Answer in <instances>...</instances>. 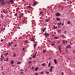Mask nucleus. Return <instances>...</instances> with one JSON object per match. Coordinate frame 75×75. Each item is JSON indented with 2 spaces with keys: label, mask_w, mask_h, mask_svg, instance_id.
Instances as JSON below:
<instances>
[{
  "label": "nucleus",
  "mask_w": 75,
  "mask_h": 75,
  "mask_svg": "<svg viewBox=\"0 0 75 75\" xmlns=\"http://www.w3.org/2000/svg\"><path fill=\"white\" fill-rule=\"evenodd\" d=\"M55 15L56 16H60L61 14L59 13H57L55 14Z\"/></svg>",
  "instance_id": "2"
},
{
  "label": "nucleus",
  "mask_w": 75,
  "mask_h": 75,
  "mask_svg": "<svg viewBox=\"0 0 75 75\" xmlns=\"http://www.w3.org/2000/svg\"><path fill=\"white\" fill-rule=\"evenodd\" d=\"M2 74H3V75H4V73L2 72Z\"/></svg>",
  "instance_id": "64"
},
{
  "label": "nucleus",
  "mask_w": 75,
  "mask_h": 75,
  "mask_svg": "<svg viewBox=\"0 0 75 75\" xmlns=\"http://www.w3.org/2000/svg\"><path fill=\"white\" fill-rule=\"evenodd\" d=\"M21 71H23V69H22L21 70Z\"/></svg>",
  "instance_id": "61"
},
{
  "label": "nucleus",
  "mask_w": 75,
  "mask_h": 75,
  "mask_svg": "<svg viewBox=\"0 0 75 75\" xmlns=\"http://www.w3.org/2000/svg\"><path fill=\"white\" fill-rule=\"evenodd\" d=\"M67 3H68V4H69L70 3L69 2H67Z\"/></svg>",
  "instance_id": "59"
},
{
  "label": "nucleus",
  "mask_w": 75,
  "mask_h": 75,
  "mask_svg": "<svg viewBox=\"0 0 75 75\" xmlns=\"http://www.w3.org/2000/svg\"><path fill=\"white\" fill-rule=\"evenodd\" d=\"M71 23V21H68L67 22V24H70V23Z\"/></svg>",
  "instance_id": "12"
},
{
  "label": "nucleus",
  "mask_w": 75,
  "mask_h": 75,
  "mask_svg": "<svg viewBox=\"0 0 75 75\" xmlns=\"http://www.w3.org/2000/svg\"><path fill=\"white\" fill-rule=\"evenodd\" d=\"M17 64H21V62L18 61V62L17 63Z\"/></svg>",
  "instance_id": "15"
},
{
  "label": "nucleus",
  "mask_w": 75,
  "mask_h": 75,
  "mask_svg": "<svg viewBox=\"0 0 75 75\" xmlns=\"http://www.w3.org/2000/svg\"><path fill=\"white\" fill-rule=\"evenodd\" d=\"M8 58H6V61H7V62H8Z\"/></svg>",
  "instance_id": "27"
},
{
  "label": "nucleus",
  "mask_w": 75,
  "mask_h": 75,
  "mask_svg": "<svg viewBox=\"0 0 75 75\" xmlns=\"http://www.w3.org/2000/svg\"><path fill=\"white\" fill-rule=\"evenodd\" d=\"M66 52H68V50H66Z\"/></svg>",
  "instance_id": "62"
},
{
  "label": "nucleus",
  "mask_w": 75,
  "mask_h": 75,
  "mask_svg": "<svg viewBox=\"0 0 75 75\" xmlns=\"http://www.w3.org/2000/svg\"><path fill=\"white\" fill-rule=\"evenodd\" d=\"M24 49H25L24 47H23V51H24Z\"/></svg>",
  "instance_id": "55"
},
{
  "label": "nucleus",
  "mask_w": 75,
  "mask_h": 75,
  "mask_svg": "<svg viewBox=\"0 0 75 75\" xmlns=\"http://www.w3.org/2000/svg\"><path fill=\"white\" fill-rule=\"evenodd\" d=\"M67 48H71V46H70V45H69L68 46H67Z\"/></svg>",
  "instance_id": "5"
},
{
  "label": "nucleus",
  "mask_w": 75,
  "mask_h": 75,
  "mask_svg": "<svg viewBox=\"0 0 75 75\" xmlns=\"http://www.w3.org/2000/svg\"><path fill=\"white\" fill-rule=\"evenodd\" d=\"M46 73L47 74H49V72H48V71H46Z\"/></svg>",
  "instance_id": "25"
},
{
  "label": "nucleus",
  "mask_w": 75,
  "mask_h": 75,
  "mask_svg": "<svg viewBox=\"0 0 75 75\" xmlns=\"http://www.w3.org/2000/svg\"><path fill=\"white\" fill-rule=\"evenodd\" d=\"M25 42H26V43H28V41L27 40H25Z\"/></svg>",
  "instance_id": "23"
},
{
  "label": "nucleus",
  "mask_w": 75,
  "mask_h": 75,
  "mask_svg": "<svg viewBox=\"0 0 75 75\" xmlns=\"http://www.w3.org/2000/svg\"><path fill=\"white\" fill-rule=\"evenodd\" d=\"M59 51H61V48H60V47H59Z\"/></svg>",
  "instance_id": "53"
},
{
  "label": "nucleus",
  "mask_w": 75,
  "mask_h": 75,
  "mask_svg": "<svg viewBox=\"0 0 75 75\" xmlns=\"http://www.w3.org/2000/svg\"><path fill=\"white\" fill-rule=\"evenodd\" d=\"M50 65H51V62L50 61L49 63L48 64V67H50Z\"/></svg>",
  "instance_id": "6"
},
{
  "label": "nucleus",
  "mask_w": 75,
  "mask_h": 75,
  "mask_svg": "<svg viewBox=\"0 0 75 75\" xmlns=\"http://www.w3.org/2000/svg\"><path fill=\"white\" fill-rule=\"evenodd\" d=\"M3 57V54H2V55H1V58H2V57Z\"/></svg>",
  "instance_id": "49"
},
{
  "label": "nucleus",
  "mask_w": 75,
  "mask_h": 75,
  "mask_svg": "<svg viewBox=\"0 0 75 75\" xmlns=\"http://www.w3.org/2000/svg\"><path fill=\"white\" fill-rule=\"evenodd\" d=\"M37 52H36L35 53V56H36V55L37 54Z\"/></svg>",
  "instance_id": "45"
},
{
  "label": "nucleus",
  "mask_w": 75,
  "mask_h": 75,
  "mask_svg": "<svg viewBox=\"0 0 75 75\" xmlns=\"http://www.w3.org/2000/svg\"><path fill=\"white\" fill-rule=\"evenodd\" d=\"M52 36H53V37H54V36H55V35H52Z\"/></svg>",
  "instance_id": "51"
},
{
  "label": "nucleus",
  "mask_w": 75,
  "mask_h": 75,
  "mask_svg": "<svg viewBox=\"0 0 75 75\" xmlns=\"http://www.w3.org/2000/svg\"><path fill=\"white\" fill-rule=\"evenodd\" d=\"M67 33V31H64V33Z\"/></svg>",
  "instance_id": "47"
},
{
  "label": "nucleus",
  "mask_w": 75,
  "mask_h": 75,
  "mask_svg": "<svg viewBox=\"0 0 75 75\" xmlns=\"http://www.w3.org/2000/svg\"><path fill=\"white\" fill-rule=\"evenodd\" d=\"M43 31V32H44L45 31V29H43L42 30Z\"/></svg>",
  "instance_id": "34"
},
{
  "label": "nucleus",
  "mask_w": 75,
  "mask_h": 75,
  "mask_svg": "<svg viewBox=\"0 0 75 75\" xmlns=\"http://www.w3.org/2000/svg\"><path fill=\"white\" fill-rule=\"evenodd\" d=\"M14 16H17V14L16 13H15Z\"/></svg>",
  "instance_id": "26"
},
{
  "label": "nucleus",
  "mask_w": 75,
  "mask_h": 75,
  "mask_svg": "<svg viewBox=\"0 0 75 75\" xmlns=\"http://www.w3.org/2000/svg\"><path fill=\"white\" fill-rule=\"evenodd\" d=\"M69 4H71L72 3V2H71V1H69Z\"/></svg>",
  "instance_id": "41"
},
{
  "label": "nucleus",
  "mask_w": 75,
  "mask_h": 75,
  "mask_svg": "<svg viewBox=\"0 0 75 75\" xmlns=\"http://www.w3.org/2000/svg\"><path fill=\"white\" fill-rule=\"evenodd\" d=\"M35 75H38V73H35Z\"/></svg>",
  "instance_id": "52"
},
{
  "label": "nucleus",
  "mask_w": 75,
  "mask_h": 75,
  "mask_svg": "<svg viewBox=\"0 0 75 75\" xmlns=\"http://www.w3.org/2000/svg\"><path fill=\"white\" fill-rule=\"evenodd\" d=\"M28 62H29V64H31V62H32L28 61Z\"/></svg>",
  "instance_id": "24"
},
{
  "label": "nucleus",
  "mask_w": 75,
  "mask_h": 75,
  "mask_svg": "<svg viewBox=\"0 0 75 75\" xmlns=\"http://www.w3.org/2000/svg\"><path fill=\"white\" fill-rule=\"evenodd\" d=\"M56 28H57V27H54V29H56Z\"/></svg>",
  "instance_id": "29"
},
{
  "label": "nucleus",
  "mask_w": 75,
  "mask_h": 75,
  "mask_svg": "<svg viewBox=\"0 0 75 75\" xmlns=\"http://www.w3.org/2000/svg\"><path fill=\"white\" fill-rule=\"evenodd\" d=\"M37 44H34V47H36V46L37 45Z\"/></svg>",
  "instance_id": "22"
},
{
  "label": "nucleus",
  "mask_w": 75,
  "mask_h": 75,
  "mask_svg": "<svg viewBox=\"0 0 75 75\" xmlns=\"http://www.w3.org/2000/svg\"><path fill=\"white\" fill-rule=\"evenodd\" d=\"M42 12H40V14H42Z\"/></svg>",
  "instance_id": "50"
},
{
  "label": "nucleus",
  "mask_w": 75,
  "mask_h": 75,
  "mask_svg": "<svg viewBox=\"0 0 75 75\" xmlns=\"http://www.w3.org/2000/svg\"><path fill=\"white\" fill-rule=\"evenodd\" d=\"M63 44H65V40H63Z\"/></svg>",
  "instance_id": "30"
},
{
  "label": "nucleus",
  "mask_w": 75,
  "mask_h": 75,
  "mask_svg": "<svg viewBox=\"0 0 75 75\" xmlns=\"http://www.w3.org/2000/svg\"><path fill=\"white\" fill-rule=\"evenodd\" d=\"M56 19L57 20V21H60V19L59 18H57Z\"/></svg>",
  "instance_id": "13"
},
{
  "label": "nucleus",
  "mask_w": 75,
  "mask_h": 75,
  "mask_svg": "<svg viewBox=\"0 0 75 75\" xmlns=\"http://www.w3.org/2000/svg\"><path fill=\"white\" fill-rule=\"evenodd\" d=\"M2 4H5V3H4V2H2Z\"/></svg>",
  "instance_id": "44"
},
{
  "label": "nucleus",
  "mask_w": 75,
  "mask_h": 75,
  "mask_svg": "<svg viewBox=\"0 0 75 75\" xmlns=\"http://www.w3.org/2000/svg\"><path fill=\"white\" fill-rule=\"evenodd\" d=\"M16 54H14V55H13V57H16Z\"/></svg>",
  "instance_id": "39"
},
{
  "label": "nucleus",
  "mask_w": 75,
  "mask_h": 75,
  "mask_svg": "<svg viewBox=\"0 0 75 75\" xmlns=\"http://www.w3.org/2000/svg\"><path fill=\"white\" fill-rule=\"evenodd\" d=\"M0 59L1 60V61H2V58H0Z\"/></svg>",
  "instance_id": "46"
},
{
  "label": "nucleus",
  "mask_w": 75,
  "mask_h": 75,
  "mask_svg": "<svg viewBox=\"0 0 75 75\" xmlns=\"http://www.w3.org/2000/svg\"><path fill=\"white\" fill-rule=\"evenodd\" d=\"M41 74H43V72L42 71H41Z\"/></svg>",
  "instance_id": "40"
},
{
  "label": "nucleus",
  "mask_w": 75,
  "mask_h": 75,
  "mask_svg": "<svg viewBox=\"0 0 75 75\" xmlns=\"http://www.w3.org/2000/svg\"><path fill=\"white\" fill-rule=\"evenodd\" d=\"M62 25H64V23H62Z\"/></svg>",
  "instance_id": "57"
},
{
  "label": "nucleus",
  "mask_w": 75,
  "mask_h": 75,
  "mask_svg": "<svg viewBox=\"0 0 75 75\" xmlns=\"http://www.w3.org/2000/svg\"><path fill=\"white\" fill-rule=\"evenodd\" d=\"M60 42L59 41L58 42H57L58 44H59V43Z\"/></svg>",
  "instance_id": "60"
},
{
  "label": "nucleus",
  "mask_w": 75,
  "mask_h": 75,
  "mask_svg": "<svg viewBox=\"0 0 75 75\" xmlns=\"http://www.w3.org/2000/svg\"><path fill=\"white\" fill-rule=\"evenodd\" d=\"M45 52H46V50H45L43 51V53H45Z\"/></svg>",
  "instance_id": "19"
},
{
  "label": "nucleus",
  "mask_w": 75,
  "mask_h": 75,
  "mask_svg": "<svg viewBox=\"0 0 75 75\" xmlns=\"http://www.w3.org/2000/svg\"><path fill=\"white\" fill-rule=\"evenodd\" d=\"M3 12L4 13H5V14H6V13H7V12H5V11H3Z\"/></svg>",
  "instance_id": "18"
},
{
  "label": "nucleus",
  "mask_w": 75,
  "mask_h": 75,
  "mask_svg": "<svg viewBox=\"0 0 75 75\" xmlns=\"http://www.w3.org/2000/svg\"><path fill=\"white\" fill-rule=\"evenodd\" d=\"M28 13H30V11H28Z\"/></svg>",
  "instance_id": "54"
},
{
  "label": "nucleus",
  "mask_w": 75,
  "mask_h": 75,
  "mask_svg": "<svg viewBox=\"0 0 75 75\" xmlns=\"http://www.w3.org/2000/svg\"><path fill=\"white\" fill-rule=\"evenodd\" d=\"M13 62H14V60H12V61L11 62V63L12 65H13Z\"/></svg>",
  "instance_id": "10"
},
{
  "label": "nucleus",
  "mask_w": 75,
  "mask_h": 75,
  "mask_svg": "<svg viewBox=\"0 0 75 75\" xmlns=\"http://www.w3.org/2000/svg\"><path fill=\"white\" fill-rule=\"evenodd\" d=\"M3 30H5V28H2Z\"/></svg>",
  "instance_id": "43"
},
{
  "label": "nucleus",
  "mask_w": 75,
  "mask_h": 75,
  "mask_svg": "<svg viewBox=\"0 0 75 75\" xmlns=\"http://www.w3.org/2000/svg\"><path fill=\"white\" fill-rule=\"evenodd\" d=\"M18 9H19V8H18L16 10V11H18Z\"/></svg>",
  "instance_id": "21"
},
{
  "label": "nucleus",
  "mask_w": 75,
  "mask_h": 75,
  "mask_svg": "<svg viewBox=\"0 0 75 75\" xmlns=\"http://www.w3.org/2000/svg\"><path fill=\"white\" fill-rule=\"evenodd\" d=\"M8 52L5 55V56H6L8 54Z\"/></svg>",
  "instance_id": "17"
},
{
  "label": "nucleus",
  "mask_w": 75,
  "mask_h": 75,
  "mask_svg": "<svg viewBox=\"0 0 75 75\" xmlns=\"http://www.w3.org/2000/svg\"><path fill=\"white\" fill-rule=\"evenodd\" d=\"M57 25H59L58 26H59V25H60V23H57Z\"/></svg>",
  "instance_id": "28"
},
{
  "label": "nucleus",
  "mask_w": 75,
  "mask_h": 75,
  "mask_svg": "<svg viewBox=\"0 0 75 75\" xmlns=\"http://www.w3.org/2000/svg\"><path fill=\"white\" fill-rule=\"evenodd\" d=\"M73 53H75V51L74 50L73 51Z\"/></svg>",
  "instance_id": "58"
},
{
  "label": "nucleus",
  "mask_w": 75,
  "mask_h": 75,
  "mask_svg": "<svg viewBox=\"0 0 75 75\" xmlns=\"http://www.w3.org/2000/svg\"><path fill=\"white\" fill-rule=\"evenodd\" d=\"M50 18L48 19H46L45 20L46 22H49L50 21Z\"/></svg>",
  "instance_id": "3"
},
{
  "label": "nucleus",
  "mask_w": 75,
  "mask_h": 75,
  "mask_svg": "<svg viewBox=\"0 0 75 75\" xmlns=\"http://www.w3.org/2000/svg\"><path fill=\"white\" fill-rule=\"evenodd\" d=\"M62 37H63V38H66V37L64 36V35H62Z\"/></svg>",
  "instance_id": "16"
},
{
  "label": "nucleus",
  "mask_w": 75,
  "mask_h": 75,
  "mask_svg": "<svg viewBox=\"0 0 75 75\" xmlns=\"http://www.w3.org/2000/svg\"><path fill=\"white\" fill-rule=\"evenodd\" d=\"M30 69L31 70H33L34 69V67H32V68H30Z\"/></svg>",
  "instance_id": "14"
},
{
  "label": "nucleus",
  "mask_w": 75,
  "mask_h": 75,
  "mask_svg": "<svg viewBox=\"0 0 75 75\" xmlns=\"http://www.w3.org/2000/svg\"><path fill=\"white\" fill-rule=\"evenodd\" d=\"M36 3H37V2L36 1H35L33 4V5L34 6H35V5H36Z\"/></svg>",
  "instance_id": "9"
},
{
  "label": "nucleus",
  "mask_w": 75,
  "mask_h": 75,
  "mask_svg": "<svg viewBox=\"0 0 75 75\" xmlns=\"http://www.w3.org/2000/svg\"><path fill=\"white\" fill-rule=\"evenodd\" d=\"M55 45V44L54 43H52L51 44L52 45Z\"/></svg>",
  "instance_id": "32"
},
{
  "label": "nucleus",
  "mask_w": 75,
  "mask_h": 75,
  "mask_svg": "<svg viewBox=\"0 0 75 75\" xmlns=\"http://www.w3.org/2000/svg\"><path fill=\"white\" fill-rule=\"evenodd\" d=\"M65 42H66V43L67 44V41H66Z\"/></svg>",
  "instance_id": "63"
},
{
  "label": "nucleus",
  "mask_w": 75,
  "mask_h": 75,
  "mask_svg": "<svg viewBox=\"0 0 75 75\" xmlns=\"http://www.w3.org/2000/svg\"><path fill=\"white\" fill-rule=\"evenodd\" d=\"M28 8H31V6H28Z\"/></svg>",
  "instance_id": "38"
},
{
  "label": "nucleus",
  "mask_w": 75,
  "mask_h": 75,
  "mask_svg": "<svg viewBox=\"0 0 75 75\" xmlns=\"http://www.w3.org/2000/svg\"><path fill=\"white\" fill-rule=\"evenodd\" d=\"M35 55L34 56H33V58H35Z\"/></svg>",
  "instance_id": "33"
},
{
  "label": "nucleus",
  "mask_w": 75,
  "mask_h": 75,
  "mask_svg": "<svg viewBox=\"0 0 75 75\" xmlns=\"http://www.w3.org/2000/svg\"><path fill=\"white\" fill-rule=\"evenodd\" d=\"M21 17V15H20V16H19V18H20Z\"/></svg>",
  "instance_id": "56"
},
{
  "label": "nucleus",
  "mask_w": 75,
  "mask_h": 75,
  "mask_svg": "<svg viewBox=\"0 0 75 75\" xmlns=\"http://www.w3.org/2000/svg\"><path fill=\"white\" fill-rule=\"evenodd\" d=\"M32 41H34L35 40L34 39V38H33L32 39Z\"/></svg>",
  "instance_id": "20"
},
{
  "label": "nucleus",
  "mask_w": 75,
  "mask_h": 75,
  "mask_svg": "<svg viewBox=\"0 0 75 75\" xmlns=\"http://www.w3.org/2000/svg\"><path fill=\"white\" fill-rule=\"evenodd\" d=\"M50 68H51V69H52V68H53V67L51 66Z\"/></svg>",
  "instance_id": "35"
},
{
  "label": "nucleus",
  "mask_w": 75,
  "mask_h": 75,
  "mask_svg": "<svg viewBox=\"0 0 75 75\" xmlns=\"http://www.w3.org/2000/svg\"><path fill=\"white\" fill-rule=\"evenodd\" d=\"M62 75H64V72H62Z\"/></svg>",
  "instance_id": "42"
},
{
  "label": "nucleus",
  "mask_w": 75,
  "mask_h": 75,
  "mask_svg": "<svg viewBox=\"0 0 75 75\" xmlns=\"http://www.w3.org/2000/svg\"><path fill=\"white\" fill-rule=\"evenodd\" d=\"M61 30H58L57 31V33H59H59H61Z\"/></svg>",
  "instance_id": "8"
},
{
  "label": "nucleus",
  "mask_w": 75,
  "mask_h": 75,
  "mask_svg": "<svg viewBox=\"0 0 75 75\" xmlns=\"http://www.w3.org/2000/svg\"><path fill=\"white\" fill-rule=\"evenodd\" d=\"M45 35L46 36V38H47V37L49 36V34L47 33H45Z\"/></svg>",
  "instance_id": "1"
},
{
  "label": "nucleus",
  "mask_w": 75,
  "mask_h": 75,
  "mask_svg": "<svg viewBox=\"0 0 75 75\" xmlns=\"http://www.w3.org/2000/svg\"><path fill=\"white\" fill-rule=\"evenodd\" d=\"M45 65V63L42 64V66H44Z\"/></svg>",
  "instance_id": "31"
},
{
  "label": "nucleus",
  "mask_w": 75,
  "mask_h": 75,
  "mask_svg": "<svg viewBox=\"0 0 75 75\" xmlns=\"http://www.w3.org/2000/svg\"><path fill=\"white\" fill-rule=\"evenodd\" d=\"M54 62L55 64H57V61L56 60V59H54Z\"/></svg>",
  "instance_id": "4"
},
{
  "label": "nucleus",
  "mask_w": 75,
  "mask_h": 75,
  "mask_svg": "<svg viewBox=\"0 0 75 75\" xmlns=\"http://www.w3.org/2000/svg\"><path fill=\"white\" fill-rule=\"evenodd\" d=\"M54 38L55 39H58V38H59V37H54Z\"/></svg>",
  "instance_id": "11"
},
{
  "label": "nucleus",
  "mask_w": 75,
  "mask_h": 75,
  "mask_svg": "<svg viewBox=\"0 0 75 75\" xmlns=\"http://www.w3.org/2000/svg\"><path fill=\"white\" fill-rule=\"evenodd\" d=\"M38 67H36L35 69V71H37V70H38Z\"/></svg>",
  "instance_id": "7"
},
{
  "label": "nucleus",
  "mask_w": 75,
  "mask_h": 75,
  "mask_svg": "<svg viewBox=\"0 0 75 75\" xmlns=\"http://www.w3.org/2000/svg\"><path fill=\"white\" fill-rule=\"evenodd\" d=\"M11 3H14V1L12 0H11Z\"/></svg>",
  "instance_id": "36"
},
{
  "label": "nucleus",
  "mask_w": 75,
  "mask_h": 75,
  "mask_svg": "<svg viewBox=\"0 0 75 75\" xmlns=\"http://www.w3.org/2000/svg\"><path fill=\"white\" fill-rule=\"evenodd\" d=\"M50 72H52V69H50Z\"/></svg>",
  "instance_id": "37"
},
{
  "label": "nucleus",
  "mask_w": 75,
  "mask_h": 75,
  "mask_svg": "<svg viewBox=\"0 0 75 75\" xmlns=\"http://www.w3.org/2000/svg\"><path fill=\"white\" fill-rule=\"evenodd\" d=\"M25 19L24 21H23V22L24 23V21H25Z\"/></svg>",
  "instance_id": "48"
}]
</instances>
